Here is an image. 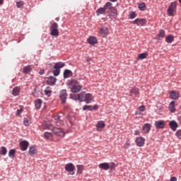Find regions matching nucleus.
<instances>
[{
  "label": "nucleus",
  "instance_id": "nucleus-1",
  "mask_svg": "<svg viewBox=\"0 0 181 181\" xmlns=\"http://www.w3.org/2000/svg\"><path fill=\"white\" fill-rule=\"evenodd\" d=\"M70 84L72 86L71 89V93H80L83 88L82 86L78 85L79 83L76 80L70 81Z\"/></svg>",
  "mask_w": 181,
  "mask_h": 181
},
{
  "label": "nucleus",
  "instance_id": "nucleus-2",
  "mask_svg": "<svg viewBox=\"0 0 181 181\" xmlns=\"http://www.w3.org/2000/svg\"><path fill=\"white\" fill-rule=\"evenodd\" d=\"M51 36H59V25L57 23H52L49 28Z\"/></svg>",
  "mask_w": 181,
  "mask_h": 181
},
{
  "label": "nucleus",
  "instance_id": "nucleus-3",
  "mask_svg": "<svg viewBox=\"0 0 181 181\" xmlns=\"http://www.w3.org/2000/svg\"><path fill=\"white\" fill-rule=\"evenodd\" d=\"M176 8H177V3L176 1L172 2L167 11L168 16H175V12H176Z\"/></svg>",
  "mask_w": 181,
  "mask_h": 181
},
{
  "label": "nucleus",
  "instance_id": "nucleus-4",
  "mask_svg": "<svg viewBox=\"0 0 181 181\" xmlns=\"http://www.w3.org/2000/svg\"><path fill=\"white\" fill-rule=\"evenodd\" d=\"M146 19L145 18H136L135 21H132V23L137 25V26H144L146 25Z\"/></svg>",
  "mask_w": 181,
  "mask_h": 181
},
{
  "label": "nucleus",
  "instance_id": "nucleus-5",
  "mask_svg": "<svg viewBox=\"0 0 181 181\" xmlns=\"http://www.w3.org/2000/svg\"><path fill=\"white\" fill-rule=\"evenodd\" d=\"M52 130L53 134H54V135H57V136H64L65 135L64 131H63L62 129L54 127Z\"/></svg>",
  "mask_w": 181,
  "mask_h": 181
},
{
  "label": "nucleus",
  "instance_id": "nucleus-6",
  "mask_svg": "<svg viewBox=\"0 0 181 181\" xmlns=\"http://www.w3.org/2000/svg\"><path fill=\"white\" fill-rule=\"evenodd\" d=\"M59 98L62 104H66V100H67V90H62L59 93Z\"/></svg>",
  "mask_w": 181,
  "mask_h": 181
},
{
  "label": "nucleus",
  "instance_id": "nucleus-7",
  "mask_svg": "<svg viewBox=\"0 0 181 181\" xmlns=\"http://www.w3.org/2000/svg\"><path fill=\"white\" fill-rule=\"evenodd\" d=\"M135 142L137 146H139L141 148L144 146V145H145V138L142 136L137 137L136 139L135 140Z\"/></svg>",
  "mask_w": 181,
  "mask_h": 181
},
{
  "label": "nucleus",
  "instance_id": "nucleus-8",
  "mask_svg": "<svg viewBox=\"0 0 181 181\" xmlns=\"http://www.w3.org/2000/svg\"><path fill=\"white\" fill-rule=\"evenodd\" d=\"M136 95H139V89L136 87H133L130 90V97H136Z\"/></svg>",
  "mask_w": 181,
  "mask_h": 181
},
{
  "label": "nucleus",
  "instance_id": "nucleus-9",
  "mask_svg": "<svg viewBox=\"0 0 181 181\" xmlns=\"http://www.w3.org/2000/svg\"><path fill=\"white\" fill-rule=\"evenodd\" d=\"M104 128H105V123H104V121L98 122L96 125V131H98V132H101Z\"/></svg>",
  "mask_w": 181,
  "mask_h": 181
},
{
  "label": "nucleus",
  "instance_id": "nucleus-10",
  "mask_svg": "<svg viewBox=\"0 0 181 181\" xmlns=\"http://www.w3.org/2000/svg\"><path fill=\"white\" fill-rule=\"evenodd\" d=\"M180 94L176 90H172L170 92V98L171 100H179Z\"/></svg>",
  "mask_w": 181,
  "mask_h": 181
},
{
  "label": "nucleus",
  "instance_id": "nucleus-11",
  "mask_svg": "<svg viewBox=\"0 0 181 181\" xmlns=\"http://www.w3.org/2000/svg\"><path fill=\"white\" fill-rule=\"evenodd\" d=\"M155 127L157 129H163L165 128V122L158 120L155 122Z\"/></svg>",
  "mask_w": 181,
  "mask_h": 181
},
{
  "label": "nucleus",
  "instance_id": "nucleus-12",
  "mask_svg": "<svg viewBox=\"0 0 181 181\" xmlns=\"http://www.w3.org/2000/svg\"><path fill=\"white\" fill-rule=\"evenodd\" d=\"M99 33L102 37H105V36L108 35V28L106 27H102L99 30Z\"/></svg>",
  "mask_w": 181,
  "mask_h": 181
},
{
  "label": "nucleus",
  "instance_id": "nucleus-13",
  "mask_svg": "<svg viewBox=\"0 0 181 181\" xmlns=\"http://www.w3.org/2000/svg\"><path fill=\"white\" fill-rule=\"evenodd\" d=\"M74 100H78L81 103H83L84 101V92H81L78 95H74Z\"/></svg>",
  "mask_w": 181,
  "mask_h": 181
},
{
  "label": "nucleus",
  "instance_id": "nucleus-14",
  "mask_svg": "<svg viewBox=\"0 0 181 181\" xmlns=\"http://www.w3.org/2000/svg\"><path fill=\"white\" fill-rule=\"evenodd\" d=\"M56 81H57L56 78L49 76L47 78V84H48V86H54V84H56Z\"/></svg>",
  "mask_w": 181,
  "mask_h": 181
},
{
  "label": "nucleus",
  "instance_id": "nucleus-15",
  "mask_svg": "<svg viewBox=\"0 0 181 181\" xmlns=\"http://www.w3.org/2000/svg\"><path fill=\"white\" fill-rule=\"evenodd\" d=\"M75 170L76 167L71 163L66 164L65 166V170H66V172H74Z\"/></svg>",
  "mask_w": 181,
  "mask_h": 181
},
{
  "label": "nucleus",
  "instance_id": "nucleus-16",
  "mask_svg": "<svg viewBox=\"0 0 181 181\" xmlns=\"http://www.w3.org/2000/svg\"><path fill=\"white\" fill-rule=\"evenodd\" d=\"M87 41L89 43V45H97V43H98L97 37H95L94 36H90L88 38Z\"/></svg>",
  "mask_w": 181,
  "mask_h": 181
},
{
  "label": "nucleus",
  "instance_id": "nucleus-17",
  "mask_svg": "<svg viewBox=\"0 0 181 181\" xmlns=\"http://www.w3.org/2000/svg\"><path fill=\"white\" fill-rule=\"evenodd\" d=\"M29 146V142L28 141H22L20 143V148L21 151H26Z\"/></svg>",
  "mask_w": 181,
  "mask_h": 181
},
{
  "label": "nucleus",
  "instance_id": "nucleus-18",
  "mask_svg": "<svg viewBox=\"0 0 181 181\" xmlns=\"http://www.w3.org/2000/svg\"><path fill=\"white\" fill-rule=\"evenodd\" d=\"M165 36V30H160L158 34L156 36V39L157 40H162V39H163Z\"/></svg>",
  "mask_w": 181,
  "mask_h": 181
},
{
  "label": "nucleus",
  "instance_id": "nucleus-19",
  "mask_svg": "<svg viewBox=\"0 0 181 181\" xmlns=\"http://www.w3.org/2000/svg\"><path fill=\"white\" fill-rule=\"evenodd\" d=\"M97 16H100V15H107V11L104 7H100L96 10Z\"/></svg>",
  "mask_w": 181,
  "mask_h": 181
},
{
  "label": "nucleus",
  "instance_id": "nucleus-20",
  "mask_svg": "<svg viewBox=\"0 0 181 181\" xmlns=\"http://www.w3.org/2000/svg\"><path fill=\"white\" fill-rule=\"evenodd\" d=\"M149 131H151V124L146 123L143 126L142 132L143 134H148Z\"/></svg>",
  "mask_w": 181,
  "mask_h": 181
},
{
  "label": "nucleus",
  "instance_id": "nucleus-21",
  "mask_svg": "<svg viewBox=\"0 0 181 181\" xmlns=\"http://www.w3.org/2000/svg\"><path fill=\"white\" fill-rule=\"evenodd\" d=\"M91 100H93V95L91 93H86L84 96V100L86 104H90L91 103Z\"/></svg>",
  "mask_w": 181,
  "mask_h": 181
},
{
  "label": "nucleus",
  "instance_id": "nucleus-22",
  "mask_svg": "<svg viewBox=\"0 0 181 181\" xmlns=\"http://www.w3.org/2000/svg\"><path fill=\"white\" fill-rule=\"evenodd\" d=\"M169 125L172 129V131H176V129H177V122H176V121L173 120L171 122H170Z\"/></svg>",
  "mask_w": 181,
  "mask_h": 181
},
{
  "label": "nucleus",
  "instance_id": "nucleus-23",
  "mask_svg": "<svg viewBox=\"0 0 181 181\" xmlns=\"http://www.w3.org/2000/svg\"><path fill=\"white\" fill-rule=\"evenodd\" d=\"M99 168L103 170H108L110 169V164L108 163H103L99 164Z\"/></svg>",
  "mask_w": 181,
  "mask_h": 181
},
{
  "label": "nucleus",
  "instance_id": "nucleus-24",
  "mask_svg": "<svg viewBox=\"0 0 181 181\" xmlns=\"http://www.w3.org/2000/svg\"><path fill=\"white\" fill-rule=\"evenodd\" d=\"M105 10H106V12H108V11H112V3L108 1L105 5L104 7Z\"/></svg>",
  "mask_w": 181,
  "mask_h": 181
},
{
  "label": "nucleus",
  "instance_id": "nucleus-25",
  "mask_svg": "<svg viewBox=\"0 0 181 181\" xmlns=\"http://www.w3.org/2000/svg\"><path fill=\"white\" fill-rule=\"evenodd\" d=\"M98 107L97 105L91 106V105H84L83 107V111H86V110H89L90 111H93V110H97Z\"/></svg>",
  "mask_w": 181,
  "mask_h": 181
},
{
  "label": "nucleus",
  "instance_id": "nucleus-26",
  "mask_svg": "<svg viewBox=\"0 0 181 181\" xmlns=\"http://www.w3.org/2000/svg\"><path fill=\"white\" fill-rule=\"evenodd\" d=\"M145 111V106L141 105L137 108V110L136 111V115H142V113Z\"/></svg>",
  "mask_w": 181,
  "mask_h": 181
},
{
  "label": "nucleus",
  "instance_id": "nucleus-27",
  "mask_svg": "<svg viewBox=\"0 0 181 181\" xmlns=\"http://www.w3.org/2000/svg\"><path fill=\"white\" fill-rule=\"evenodd\" d=\"M21 93V88L16 86L13 89L12 94L14 95V97H16V95H19V93Z\"/></svg>",
  "mask_w": 181,
  "mask_h": 181
},
{
  "label": "nucleus",
  "instance_id": "nucleus-28",
  "mask_svg": "<svg viewBox=\"0 0 181 181\" xmlns=\"http://www.w3.org/2000/svg\"><path fill=\"white\" fill-rule=\"evenodd\" d=\"M146 57H148V52H144L138 55L137 60H144V59H146Z\"/></svg>",
  "mask_w": 181,
  "mask_h": 181
},
{
  "label": "nucleus",
  "instance_id": "nucleus-29",
  "mask_svg": "<svg viewBox=\"0 0 181 181\" xmlns=\"http://www.w3.org/2000/svg\"><path fill=\"white\" fill-rule=\"evenodd\" d=\"M43 103V100H42V99H37L35 102V107L39 110V108H40V107H42V104Z\"/></svg>",
  "mask_w": 181,
  "mask_h": 181
},
{
  "label": "nucleus",
  "instance_id": "nucleus-30",
  "mask_svg": "<svg viewBox=\"0 0 181 181\" xmlns=\"http://www.w3.org/2000/svg\"><path fill=\"white\" fill-rule=\"evenodd\" d=\"M36 152H37L36 147H35V146L30 147L28 153H29V155H30V156H33V155H35Z\"/></svg>",
  "mask_w": 181,
  "mask_h": 181
},
{
  "label": "nucleus",
  "instance_id": "nucleus-31",
  "mask_svg": "<svg viewBox=\"0 0 181 181\" xmlns=\"http://www.w3.org/2000/svg\"><path fill=\"white\" fill-rule=\"evenodd\" d=\"M65 64L63 62H57L55 64L54 69H57L59 70V69H63L64 67Z\"/></svg>",
  "mask_w": 181,
  "mask_h": 181
},
{
  "label": "nucleus",
  "instance_id": "nucleus-32",
  "mask_svg": "<svg viewBox=\"0 0 181 181\" xmlns=\"http://www.w3.org/2000/svg\"><path fill=\"white\" fill-rule=\"evenodd\" d=\"M168 108L170 112H175V111H176V109L175 108V101L170 102Z\"/></svg>",
  "mask_w": 181,
  "mask_h": 181
},
{
  "label": "nucleus",
  "instance_id": "nucleus-33",
  "mask_svg": "<svg viewBox=\"0 0 181 181\" xmlns=\"http://www.w3.org/2000/svg\"><path fill=\"white\" fill-rule=\"evenodd\" d=\"M43 129H52V124L49 122H44L42 124Z\"/></svg>",
  "mask_w": 181,
  "mask_h": 181
},
{
  "label": "nucleus",
  "instance_id": "nucleus-34",
  "mask_svg": "<svg viewBox=\"0 0 181 181\" xmlns=\"http://www.w3.org/2000/svg\"><path fill=\"white\" fill-rule=\"evenodd\" d=\"M71 74H72L71 71L66 69L64 71V78H69V76H71Z\"/></svg>",
  "mask_w": 181,
  "mask_h": 181
},
{
  "label": "nucleus",
  "instance_id": "nucleus-35",
  "mask_svg": "<svg viewBox=\"0 0 181 181\" xmlns=\"http://www.w3.org/2000/svg\"><path fill=\"white\" fill-rule=\"evenodd\" d=\"M8 153V150L6 148L5 146H1L0 148V155L5 156Z\"/></svg>",
  "mask_w": 181,
  "mask_h": 181
},
{
  "label": "nucleus",
  "instance_id": "nucleus-36",
  "mask_svg": "<svg viewBox=\"0 0 181 181\" xmlns=\"http://www.w3.org/2000/svg\"><path fill=\"white\" fill-rule=\"evenodd\" d=\"M76 168L78 169L77 173L81 175V173H83V170H84V166L83 165H77Z\"/></svg>",
  "mask_w": 181,
  "mask_h": 181
},
{
  "label": "nucleus",
  "instance_id": "nucleus-37",
  "mask_svg": "<svg viewBox=\"0 0 181 181\" xmlns=\"http://www.w3.org/2000/svg\"><path fill=\"white\" fill-rule=\"evenodd\" d=\"M173 40H175L173 35H168L165 37V41L167 42V43H172Z\"/></svg>",
  "mask_w": 181,
  "mask_h": 181
},
{
  "label": "nucleus",
  "instance_id": "nucleus-38",
  "mask_svg": "<svg viewBox=\"0 0 181 181\" xmlns=\"http://www.w3.org/2000/svg\"><path fill=\"white\" fill-rule=\"evenodd\" d=\"M45 95H47L48 97H50V95L52 94V88L47 87V88L45 90Z\"/></svg>",
  "mask_w": 181,
  "mask_h": 181
},
{
  "label": "nucleus",
  "instance_id": "nucleus-39",
  "mask_svg": "<svg viewBox=\"0 0 181 181\" xmlns=\"http://www.w3.org/2000/svg\"><path fill=\"white\" fill-rule=\"evenodd\" d=\"M44 136L46 138V139H52L53 138V134L52 133L46 132L44 134Z\"/></svg>",
  "mask_w": 181,
  "mask_h": 181
},
{
  "label": "nucleus",
  "instance_id": "nucleus-40",
  "mask_svg": "<svg viewBox=\"0 0 181 181\" xmlns=\"http://www.w3.org/2000/svg\"><path fill=\"white\" fill-rule=\"evenodd\" d=\"M118 15V13L117 11V9L113 8L111 11V14L110 16H112V18H115Z\"/></svg>",
  "mask_w": 181,
  "mask_h": 181
},
{
  "label": "nucleus",
  "instance_id": "nucleus-41",
  "mask_svg": "<svg viewBox=\"0 0 181 181\" xmlns=\"http://www.w3.org/2000/svg\"><path fill=\"white\" fill-rule=\"evenodd\" d=\"M138 8L140 11H145V8H146V5L145 3H142L139 4Z\"/></svg>",
  "mask_w": 181,
  "mask_h": 181
},
{
  "label": "nucleus",
  "instance_id": "nucleus-42",
  "mask_svg": "<svg viewBox=\"0 0 181 181\" xmlns=\"http://www.w3.org/2000/svg\"><path fill=\"white\" fill-rule=\"evenodd\" d=\"M15 153H16V149H11L8 152V156L10 158H12L13 156H15Z\"/></svg>",
  "mask_w": 181,
  "mask_h": 181
},
{
  "label": "nucleus",
  "instance_id": "nucleus-43",
  "mask_svg": "<svg viewBox=\"0 0 181 181\" xmlns=\"http://www.w3.org/2000/svg\"><path fill=\"white\" fill-rule=\"evenodd\" d=\"M31 70L32 69L30 68V66H25L23 69V73L28 74V73H30Z\"/></svg>",
  "mask_w": 181,
  "mask_h": 181
},
{
  "label": "nucleus",
  "instance_id": "nucleus-44",
  "mask_svg": "<svg viewBox=\"0 0 181 181\" xmlns=\"http://www.w3.org/2000/svg\"><path fill=\"white\" fill-rule=\"evenodd\" d=\"M25 5V2L23 1H17L16 2V7L17 8H22Z\"/></svg>",
  "mask_w": 181,
  "mask_h": 181
},
{
  "label": "nucleus",
  "instance_id": "nucleus-45",
  "mask_svg": "<svg viewBox=\"0 0 181 181\" xmlns=\"http://www.w3.org/2000/svg\"><path fill=\"white\" fill-rule=\"evenodd\" d=\"M109 165H110V169H111V170H114V169L117 168V164H115V163H110Z\"/></svg>",
  "mask_w": 181,
  "mask_h": 181
},
{
  "label": "nucleus",
  "instance_id": "nucleus-46",
  "mask_svg": "<svg viewBox=\"0 0 181 181\" xmlns=\"http://www.w3.org/2000/svg\"><path fill=\"white\" fill-rule=\"evenodd\" d=\"M53 74L54 76H57L60 74V69H55L54 71H53Z\"/></svg>",
  "mask_w": 181,
  "mask_h": 181
},
{
  "label": "nucleus",
  "instance_id": "nucleus-47",
  "mask_svg": "<svg viewBox=\"0 0 181 181\" xmlns=\"http://www.w3.org/2000/svg\"><path fill=\"white\" fill-rule=\"evenodd\" d=\"M129 18L131 19H135V18H136V13H135L134 11L131 12L129 14Z\"/></svg>",
  "mask_w": 181,
  "mask_h": 181
},
{
  "label": "nucleus",
  "instance_id": "nucleus-48",
  "mask_svg": "<svg viewBox=\"0 0 181 181\" xmlns=\"http://www.w3.org/2000/svg\"><path fill=\"white\" fill-rule=\"evenodd\" d=\"M23 124L25 127H28L29 125V119H28V118H24L23 119Z\"/></svg>",
  "mask_w": 181,
  "mask_h": 181
},
{
  "label": "nucleus",
  "instance_id": "nucleus-49",
  "mask_svg": "<svg viewBox=\"0 0 181 181\" xmlns=\"http://www.w3.org/2000/svg\"><path fill=\"white\" fill-rule=\"evenodd\" d=\"M22 112H23V108L18 109V110H17L16 115L19 116V115H21V114H22Z\"/></svg>",
  "mask_w": 181,
  "mask_h": 181
},
{
  "label": "nucleus",
  "instance_id": "nucleus-50",
  "mask_svg": "<svg viewBox=\"0 0 181 181\" xmlns=\"http://www.w3.org/2000/svg\"><path fill=\"white\" fill-rule=\"evenodd\" d=\"M176 136H177V138L179 139H181V129L178 130L176 133H175Z\"/></svg>",
  "mask_w": 181,
  "mask_h": 181
},
{
  "label": "nucleus",
  "instance_id": "nucleus-51",
  "mask_svg": "<svg viewBox=\"0 0 181 181\" xmlns=\"http://www.w3.org/2000/svg\"><path fill=\"white\" fill-rule=\"evenodd\" d=\"M54 119L56 120L55 122L57 123L58 122L57 121H60V116H59V115L54 116Z\"/></svg>",
  "mask_w": 181,
  "mask_h": 181
},
{
  "label": "nucleus",
  "instance_id": "nucleus-52",
  "mask_svg": "<svg viewBox=\"0 0 181 181\" xmlns=\"http://www.w3.org/2000/svg\"><path fill=\"white\" fill-rule=\"evenodd\" d=\"M170 181H177V178L176 177H173L170 178Z\"/></svg>",
  "mask_w": 181,
  "mask_h": 181
},
{
  "label": "nucleus",
  "instance_id": "nucleus-53",
  "mask_svg": "<svg viewBox=\"0 0 181 181\" xmlns=\"http://www.w3.org/2000/svg\"><path fill=\"white\" fill-rule=\"evenodd\" d=\"M39 73L41 76L45 74V69H41Z\"/></svg>",
  "mask_w": 181,
  "mask_h": 181
},
{
  "label": "nucleus",
  "instance_id": "nucleus-54",
  "mask_svg": "<svg viewBox=\"0 0 181 181\" xmlns=\"http://www.w3.org/2000/svg\"><path fill=\"white\" fill-rule=\"evenodd\" d=\"M141 132L139 130H135L134 135H139Z\"/></svg>",
  "mask_w": 181,
  "mask_h": 181
},
{
  "label": "nucleus",
  "instance_id": "nucleus-55",
  "mask_svg": "<svg viewBox=\"0 0 181 181\" xmlns=\"http://www.w3.org/2000/svg\"><path fill=\"white\" fill-rule=\"evenodd\" d=\"M4 4V0H0V5H2Z\"/></svg>",
  "mask_w": 181,
  "mask_h": 181
},
{
  "label": "nucleus",
  "instance_id": "nucleus-56",
  "mask_svg": "<svg viewBox=\"0 0 181 181\" xmlns=\"http://www.w3.org/2000/svg\"><path fill=\"white\" fill-rule=\"evenodd\" d=\"M111 2H117V0H110Z\"/></svg>",
  "mask_w": 181,
  "mask_h": 181
},
{
  "label": "nucleus",
  "instance_id": "nucleus-57",
  "mask_svg": "<svg viewBox=\"0 0 181 181\" xmlns=\"http://www.w3.org/2000/svg\"><path fill=\"white\" fill-rule=\"evenodd\" d=\"M179 2L181 4V0H179Z\"/></svg>",
  "mask_w": 181,
  "mask_h": 181
},
{
  "label": "nucleus",
  "instance_id": "nucleus-58",
  "mask_svg": "<svg viewBox=\"0 0 181 181\" xmlns=\"http://www.w3.org/2000/svg\"><path fill=\"white\" fill-rule=\"evenodd\" d=\"M71 175H74V173H71Z\"/></svg>",
  "mask_w": 181,
  "mask_h": 181
}]
</instances>
